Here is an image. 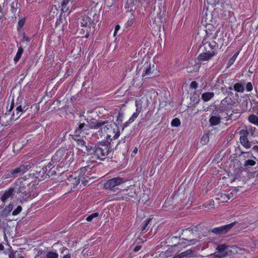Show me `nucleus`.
<instances>
[{
	"label": "nucleus",
	"instance_id": "obj_18",
	"mask_svg": "<svg viewBox=\"0 0 258 258\" xmlns=\"http://www.w3.org/2000/svg\"><path fill=\"white\" fill-rule=\"evenodd\" d=\"M209 2L208 0H204V9L202 15V22L205 25L210 24L208 18Z\"/></svg>",
	"mask_w": 258,
	"mask_h": 258
},
{
	"label": "nucleus",
	"instance_id": "obj_19",
	"mask_svg": "<svg viewBox=\"0 0 258 258\" xmlns=\"http://www.w3.org/2000/svg\"><path fill=\"white\" fill-rule=\"evenodd\" d=\"M221 110H217L216 112L213 111L214 115L211 116V126L216 125L221 122V116L220 113H222Z\"/></svg>",
	"mask_w": 258,
	"mask_h": 258
},
{
	"label": "nucleus",
	"instance_id": "obj_25",
	"mask_svg": "<svg viewBox=\"0 0 258 258\" xmlns=\"http://www.w3.org/2000/svg\"><path fill=\"white\" fill-rule=\"evenodd\" d=\"M201 123L203 127L209 126L210 114L208 113H205L202 115Z\"/></svg>",
	"mask_w": 258,
	"mask_h": 258
},
{
	"label": "nucleus",
	"instance_id": "obj_22",
	"mask_svg": "<svg viewBox=\"0 0 258 258\" xmlns=\"http://www.w3.org/2000/svg\"><path fill=\"white\" fill-rule=\"evenodd\" d=\"M194 250L188 249L179 254H175V258H191L194 257Z\"/></svg>",
	"mask_w": 258,
	"mask_h": 258
},
{
	"label": "nucleus",
	"instance_id": "obj_16",
	"mask_svg": "<svg viewBox=\"0 0 258 258\" xmlns=\"http://www.w3.org/2000/svg\"><path fill=\"white\" fill-rule=\"evenodd\" d=\"M197 227V231H196L197 233H198V240L201 239V240H204L206 239V238H204V237H208L210 233V229L209 226H204L203 225H198L195 226Z\"/></svg>",
	"mask_w": 258,
	"mask_h": 258
},
{
	"label": "nucleus",
	"instance_id": "obj_38",
	"mask_svg": "<svg viewBox=\"0 0 258 258\" xmlns=\"http://www.w3.org/2000/svg\"><path fill=\"white\" fill-rule=\"evenodd\" d=\"M215 45L211 44V58L217 54V50L218 49V46L216 45V42H214Z\"/></svg>",
	"mask_w": 258,
	"mask_h": 258
},
{
	"label": "nucleus",
	"instance_id": "obj_43",
	"mask_svg": "<svg viewBox=\"0 0 258 258\" xmlns=\"http://www.w3.org/2000/svg\"><path fill=\"white\" fill-rule=\"evenodd\" d=\"M239 54V52H236L233 56L230 59L228 63V67H230L232 64H233V63L234 62L235 59H236L238 55Z\"/></svg>",
	"mask_w": 258,
	"mask_h": 258
},
{
	"label": "nucleus",
	"instance_id": "obj_30",
	"mask_svg": "<svg viewBox=\"0 0 258 258\" xmlns=\"http://www.w3.org/2000/svg\"><path fill=\"white\" fill-rule=\"evenodd\" d=\"M206 133L203 136L201 139V143L202 145H206L207 144L210 140V137H209V131H206Z\"/></svg>",
	"mask_w": 258,
	"mask_h": 258
},
{
	"label": "nucleus",
	"instance_id": "obj_64",
	"mask_svg": "<svg viewBox=\"0 0 258 258\" xmlns=\"http://www.w3.org/2000/svg\"><path fill=\"white\" fill-rule=\"evenodd\" d=\"M252 149L254 151H256L258 152V146L255 145L253 147Z\"/></svg>",
	"mask_w": 258,
	"mask_h": 258
},
{
	"label": "nucleus",
	"instance_id": "obj_9",
	"mask_svg": "<svg viewBox=\"0 0 258 258\" xmlns=\"http://www.w3.org/2000/svg\"><path fill=\"white\" fill-rule=\"evenodd\" d=\"M126 181V178H122L119 176L113 177L105 182L104 184V187L105 189H108L115 191L118 189L117 186L125 183Z\"/></svg>",
	"mask_w": 258,
	"mask_h": 258
},
{
	"label": "nucleus",
	"instance_id": "obj_55",
	"mask_svg": "<svg viewBox=\"0 0 258 258\" xmlns=\"http://www.w3.org/2000/svg\"><path fill=\"white\" fill-rule=\"evenodd\" d=\"M89 166H90V165H89ZM88 168H89V167H88V166H85V167H83V168H81V170L82 171H81L80 175H81V176H82V179L84 178V177H83V175H81V173L83 172V174H85V172L87 171V170H88L87 169H88ZM78 173H80V172H78Z\"/></svg>",
	"mask_w": 258,
	"mask_h": 258
},
{
	"label": "nucleus",
	"instance_id": "obj_26",
	"mask_svg": "<svg viewBox=\"0 0 258 258\" xmlns=\"http://www.w3.org/2000/svg\"><path fill=\"white\" fill-rule=\"evenodd\" d=\"M152 220V218H149L148 219H146L144 223L142 224L141 227V233H144L145 232H147L148 230V228L149 227V225L150 224Z\"/></svg>",
	"mask_w": 258,
	"mask_h": 258
},
{
	"label": "nucleus",
	"instance_id": "obj_36",
	"mask_svg": "<svg viewBox=\"0 0 258 258\" xmlns=\"http://www.w3.org/2000/svg\"><path fill=\"white\" fill-rule=\"evenodd\" d=\"M45 257L46 258H58V254L55 251H49L46 253Z\"/></svg>",
	"mask_w": 258,
	"mask_h": 258
},
{
	"label": "nucleus",
	"instance_id": "obj_56",
	"mask_svg": "<svg viewBox=\"0 0 258 258\" xmlns=\"http://www.w3.org/2000/svg\"><path fill=\"white\" fill-rule=\"evenodd\" d=\"M16 252L11 250L9 253V258H17L15 255Z\"/></svg>",
	"mask_w": 258,
	"mask_h": 258
},
{
	"label": "nucleus",
	"instance_id": "obj_39",
	"mask_svg": "<svg viewBox=\"0 0 258 258\" xmlns=\"http://www.w3.org/2000/svg\"><path fill=\"white\" fill-rule=\"evenodd\" d=\"M221 103L223 105H226V103L227 104V105H233L235 102L234 101H233L231 98H228L227 97H226L224 99H223L222 101H221Z\"/></svg>",
	"mask_w": 258,
	"mask_h": 258
},
{
	"label": "nucleus",
	"instance_id": "obj_57",
	"mask_svg": "<svg viewBox=\"0 0 258 258\" xmlns=\"http://www.w3.org/2000/svg\"><path fill=\"white\" fill-rule=\"evenodd\" d=\"M136 106L137 107L136 109V112L135 113H137L138 115L140 114V113L141 112L142 110V107H138L137 101L136 102Z\"/></svg>",
	"mask_w": 258,
	"mask_h": 258
},
{
	"label": "nucleus",
	"instance_id": "obj_11",
	"mask_svg": "<svg viewBox=\"0 0 258 258\" xmlns=\"http://www.w3.org/2000/svg\"><path fill=\"white\" fill-rule=\"evenodd\" d=\"M82 177V176L80 175V173H79L78 171H76L69 175L66 182L68 185H71V189L72 190L73 188H75L80 183V181L85 185L87 184L88 181L87 180H83Z\"/></svg>",
	"mask_w": 258,
	"mask_h": 258
},
{
	"label": "nucleus",
	"instance_id": "obj_23",
	"mask_svg": "<svg viewBox=\"0 0 258 258\" xmlns=\"http://www.w3.org/2000/svg\"><path fill=\"white\" fill-rule=\"evenodd\" d=\"M26 19L25 17H19L17 26V30L18 33H20V32L24 31L23 28L26 23Z\"/></svg>",
	"mask_w": 258,
	"mask_h": 258
},
{
	"label": "nucleus",
	"instance_id": "obj_15",
	"mask_svg": "<svg viewBox=\"0 0 258 258\" xmlns=\"http://www.w3.org/2000/svg\"><path fill=\"white\" fill-rule=\"evenodd\" d=\"M236 223V222H234L229 224L214 228L211 231L216 235L226 234L233 227Z\"/></svg>",
	"mask_w": 258,
	"mask_h": 258
},
{
	"label": "nucleus",
	"instance_id": "obj_32",
	"mask_svg": "<svg viewBox=\"0 0 258 258\" xmlns=\"http://www.w3.org/2000/svg\"><path fill=\"white\" fill-rule=\"evenodd\" d=\"M173 249L169 248L166 251H162V253L165 254L164 257L165 258H175V255H174L172 251Z\"/></svg>",
	"mask_w": 258,
	"mask_h": 258
},
{
	"label": "nucleus",
	"instance_id": "obj_41",
	"mask_svg": "<svg viewBox=\"0 0 258 258\" xmlns=\"http://www.w3.org/2000/svg\"><path fill=\"white\" fill-rule=\"evenodd\" d=\"M134 6H135V5H134L133 2H129L128 1H127L125 7H126V8L127 9L128 11L133 12V13L134 14V10L133 8H134Z\"/></svg>",
	"mask_w": 258,
	"mask_h": 258
},
{
	"label": "nucleus",
	"instance_id": "obj_13",
	"mask_svg": "<svg viewBox=\"0 0 258 258\" xmlns=\"http://www.w3.org/2000/svg\"><path fill=\"white\" fill-rule=\"evenodd\" d=\"M30 167V165L23 164L15 169L8 170L7 174L6 175V178H16L18 176L25 173Z\"/></svg>",
	"mask_w": 258,
	"mask_h": 258
},
{
	"label": "nucleus",
	"instance_id": "obj_60",
	"mask_svg": "<svg viewBox=\"0 0 258 258\" xmlns=\"http://www.w3.org/2000/svg\"><path fill=\"white\" fill-rule=\"evenodd\" d=\"M164 253H162V252H160L158 255L155 256L154 258H165L164 257Z\"/></svg>",
	"mask_w": 258,
	"mask_h": 258
},
{
	"label": "nucleus",
	"instance_id": "obj_51",
	"mask_svg": "<svg viewBox=\"0 0 258 258\" xmlns=\"http://www.w3.org/2000/svg\"><path fill=\"white\" fill-rule=\"evenodd\" d=\"M198 87V84L196 81H192L191 82L190 87L192 89H196Z\"/></svg>",
	"mask_w": 258,
	"mask_h": 258
},
{
	"label": "nucleus",
	"instance_id": "obj_12",
	"mask_svg": "<svg viewBox=\"0 0 258 258\" xmlns=\"http://www.w3.org/2000/svg\"><path fill=\"white\" fill-rule=\"evenodd\" d=\"M68 156V152L64 149H58L53 155L51 158V164L55 166L56 169L58 168V166L56 165V163L60 161L61 163L64 164L67 160V156Z\"/></svg>",
	"mask_w": 258,
	"mask_h": 258
},
{
	"label": "nucleus",
	"instance_id": "obj_24",
	"mask_svg": "<svg viewBox=\"0 0 258 258\" xmlns=\"http://www.w3.org/2000/svg\"><path fill=\"white\" fill-rule=\"evenodd\" d=\"M154 70H152L151 66V63L145 64L144 66V70L143 73V76H149L153 74Z\"/></svg>",
	"mask_w": 258,
	"mask_h": 258
},
{
	"label": "nucleus",
	"instance_id": "obj_28",
	"mask_svg": "<svg viewBox=\"0 0 258 258\" xmlns=\"http://www.w3.org/2000/svg\"><path fill=\"white\" fill-rule=\"evenodd\" d=\"M244 83L242 82H238L233 84V89L237 92H243L244 91Z\"/></svg>",
	"mask_w": 258,
	"mask_h": 258
},
{
	"label": "nucleus",
	"instance_id": "obj_48",
	"mask_svg": "<svg viewBox=\"0 0 258 258\" xmlns=\"http://www.w3.org/2000/svg\"><path fill=\"white\" fill-rule=\"evenodd\" d=\"M22 210V208L21 206H18L16 209H15L12 212V214L14 216L18 215Z\"/></svg>",
	"mask_w": 258,
	"mask_h": 258
},
{
	"label": "nucleus",
	"instance_id": "obj_33",
	"mask_svg": "<svg viewBox=\"0 0 258 258\" xmlns=\"http://www.w3.org/2000/svg\"><path fill=\"white\" fill-rule=\"evenodd\" d=\"M71 0H62L61 2V10L64 12H69V8L68 5Z\"/></svg>",
	"mask_w": 258,
	"mask_h": 258
},
{
	"label": "nucleus",
	"instance_id": "obj_27",
	"mask_svg": "<svg viewBox=\"0 0 258 258\" xmlns=\"http://www.w3.org/2000/svg\"><path fill=\"white\" fill-rule=\"evenodd\" d=\"M18 34L20 36L22 37L20 42L23 44H25L26 46H28L30 43V39L29 37L27 36L25 32H20V33H18Z\"/></svg>",
	"mask_w": 258,
	"mask_h": 258
},
{
	"label": "nucleus",
	"instance_id": "obj_58",
	"mask_svg": "<svg viewBox=\"0 0 258 258\" xmlns=\"http://www.w3.org/2000/svg\"><path fill=\"white\" fill-rule=\"evenodd\" d=\"M125 138H126V137H125L123 139L121 138L120 140H119L118 142V143L117 144V145L115 146V148L117 149V146L121 143H125Z\"/></svg>",
	"mask_w": 258,
	"mask_h": 258
},
{
	"label": "nucleus",
	"instance_id": "obj_17",
	"mask_svg": "<svg viewBox=\"0 0 258 258\" xmlns=\"http://www.w3.org/2000/svg\"><path fill=\"white\" fill-rule=\"evenodd\" d=\"M249 133L247 130H241L239 132L240 142L241 144L245 148L248 149L251 147L250 142H249L247 137Z\"/></svg>",
	"mask_w": 258,
	"mask_h": 258
},
{
	"label": "nucleus",
	"instance_id": "obj_50",
	"mask_svg": "<svg viewBox=\"0 0 258 258\" xmlns=\"http://www.w3.org/2000/svg\"><path fill=\"white\" fill-rule=\"evenodd\" d=\"M138 114H137V113H134L131 116V117L128 119V122L129 123H132L137 118V117L138 116Z\"/></svg>",
	"mask_w": 258,
	"mask_h": 258
},
{
	"label": "nucleus",
	"instance_id": "obj_34",
	"mask_svg": "<svg viewBox=\"0 0 258 258\" xmlns=\"http://www.w3.org/2000/svg\"><path fill=\"white\" fill-rule=\"evenodd\" d=\"M14 105H15L14 99V98H13L12 100V101L11 102L10 107H9V106H7V111L4 115L5 117H6L7 116L10 114V113L14 109Z\"/></svg>",
	"mask_w": 258,
	"mask_h": 258
},
{
	"label": "nucleus",
	"instance_id": "obj_52",
	"mask_svg": "<svg viewBox=\"0 0 258 258\" xmlns=\"http://www.w3.org/2000/svg\"><path fill=\"white\" fill-rule=\"evenodd\" d=\"M252 85L251 83L248 82L246 86V90L248 92L251 91L252 90Z\"/></svg>",
	"mask_w": 258,
	"mask_h": 258
},
{
	"label": "nucleus",
	"instance_id": "obj_35",
	"mask_svg": "<svg viewBox=\"0 0 258 258\" xmlns=\"http://www.w3.org/2000/svg\"><path fill=\"white\" fill-rule=\"evenodd\" d=\"M214 199L216 200H220L219 202L223 203L226 201L227 199H229V198L227 197L225 194H221L220 195H218L216 197H215Z\"/></svg>",
	"mask_w": 258,
	"mask_h": 258
},
{
	"label": "nucleus",
	"instance_id": "obj_54",
	"mask_svg": "<svg viewBox=\"0 0 258 258\" xmlns=\"http://www.w3.org/2000/svg\"><path fill=\"white\" fill-rule=\"evenodd\" d=\"M92 28H87V29H83V30L85 31H86V33L85 35V37L87 38L89 37L90 35V32L91 31Z\"/></svg>",
	"mask_w": 258,
	"mask_h": 258
},
{
	"label": "nucleus",
	"instance_id": "obj_45",
	"mask_svg": "<svg viewBox=\"0 0 258 258\" xmlns=\"http://www.w3.org/2000/svg\"><path fill=\"white\" fill-rule=\"evenodd\" d=\"M256 162L255 161L251 159H249L247 160H246L244 162V166L248 167V166H254Z\"/></svg>",
	"mask_w": 258,
	"mask_h": 258
},
{
	"label": "nucleus",
	"instance_id": "obj_7",
	"mask_svg": "<svg viewBox=\"0 0 258 258\" xmlns=\"http://www.w3.org/2000/svg\"><path fill=\"white\" fill-rule=\"evenodd\" d=\"M17 183L19 185L18 194L24 200H30L34 197V196H31V191L29 190L28 187V183H27L26 180L23 181L21 179H19L17 181Z\"/></svg>",
	"mask_w": 258,
	"mask_h": 258
},
{
	"label": "nucleus",
	"instance_id": "obj_40",
	"mask_svg": "<svg viewBox=\"0 0 258 258\" xmlns=\"http://www.w3.org/2000/svg\"><path fill=\"white\" fill-rule=\"evenodd\" d=\"M181 124L180 119L178 118H175L172 119L171 122V124L172 126L178 127Z\"/></svg>",
	"mask_w": 258,
	"mask_h": 258
},
{
	"label": "nucleus",
	"instance_id": "obj_63",
	"mask_svg": "<svg viewBox=\"0 0 258 258\" xmlns=\"http://www.w3.org/2000/svg\"><path fill=\"white\" fill-rule=\"evenodd\" d=\"M62 258H71V254L68 253L67 254L64 255Z\"/></svg>",
	"mask_w": 258,
	"mask_h": 258
},
{
	"label": "nucleus",
	"instance_id": "obj_1",
	"mask_svg": "<svg viewBox=\"0 0 258 258\" xmlns=\"http://www.w3.org/2000/svg\"><path fill=\"white\" fill-rule=\"evenodd\" d=\"M104 131L106 132V140L102 141L96 144L94 146L89 143L82 142L80 144L81 149L79 150L84 155H91L92 157L100 160H104L108 157L111 151V142L112 139H117L120 136L118 129L115 131L114 128L108 127L105 125Z\"/></svg>",
	"mask_w": 258,
	"mask_h": 258
},
{
	"label": "nucleus",
	"instance_id": "obj_10",
	"mask_svg": "<svg viewBox=\"0 0 258 258\" xmlns=\"http://www.w3.org/2000/svg\"><path fill=\"white\" fill-rule=\"evenodd\" d=\"M99 21V16L95 14L91 19L87 15H84L81 19V26L83 29L93 28L95 29L97 22Z\"/></svg>",
	"mask_w": 258,
	"mask_h": 258
},
{
	"label": "nucleus",
	"instance_id": "obj_2",
	"mask_svg": "<svg viewBox=\"0 0 258 258\" xmlns=\"http://www.w3.org/2000/svg\"><path fill=\"white\" fill-rule=\"evenodd\" d=\"M216 249V252L211 253V258H224L227 256L234 258L238 250H241L236 245L230 246L225 243L217 245Z\"/></svg>",
	"mask_w": 258,
	"mask_h": 258
},
{
	"label": "nucleus",
	"instance_id": "obj_44",
	"mask_svg": "<svg viewBox=\"0 0 258 258\" xmlns=\"http://www.w3.org/2000/svg\"><path fill=\"white\" fill-rule=\"evenodd\" d=\"M123 117V114L120 112H119L116 117V122L118 124L121 123L122 121V118Z\"/></svg>",
	"mask_w": 258,
	"mask_h": 258
},
{
	"label": "nucleus",
	"instance_id": "obj_49",
	"mask_svg": "<svg viewBox=\"0 0 258 258\" xmlns=\"http://www.w3.org/2000/svg\"><path fill=\"white\" fill-rule=\"evenodd\" d=\"M129 189L130 190L131 192L130 193L129 192H127V194L128 195V196L131 198H135V196H137V195L136 194L135 189H134V188L133 187H132L130 188Z\"/></svg>",
	"mask_w": 258,
	"mask_h": 258
},
{
	"label": "nucleus",
	"instance_id": "obj_3",
	"mask_svg": "<svg viewBox=\"0 0 258 258\" xmlns=\"http://www.w3.org/2000/svg\"><path fill=\"white\" fill-rule=\"evenodd\" d=\"M197 227L194 225H191L189 227H181L179 230L178 232L181 233L179 235V238L181 241H185L184 244L186 245H189L190 244H194L196 242L199 241L196 231Z\"/></svg>",
	"mask_w": 258,
	"mask_h": 258
},
{
	"label": "nucleus",
	"instance_id": "obj_29",
	"mask_svg": "<svg viewBox=\"0 0 258 258\" xmlns=\"http://www.w3.org/2000/svg\"><path fill=\"white\" fill-rule=\"evenodd\" d=\"M23 52H24V50H23L22 46L19 47L18 49V51L17 52L16 55L15 56V57L14 58V61L15 63H17L20 60Z\"/></svg>",
	"mask_w": 258,
	"mask_h": 258
},
{
	"label": "nucleus",
	"instance_id": "obj_6",
	"mask_svg": "<svg viewBox=\"0 0 258 258\" xmlns=\"http://www.w3.org/2000/svg\"><path fill=\"white\" fill-rule=\"evenodd\" d=\"M16 108L15 112H13L10 118V122H7V125L11 124L14 121L18 119L22 113L25 112L29 108V105L25 100L21 99L19 102H16Z\"/></svg>",
	"mask_w": 258,
	"mask_h": 258
},
{
	"label": "nucleus",
	"instance_id": "obj_61",
	"mask_svg": "<svg viewBox=\"0 0 258 258\" xmlns=\"http://www.w3.org/2000/svg\"><path fill=\"white\" fill-rule=\"evenodd\" d=\"M93 218V216L91 214L87 217L86 221L88 222H91Z\"/></svg>",
	"mask_w": 258,
	"mask_h": 258
},
{
	"label": "nucleus",
	"instance_id": "obj_14",
	"mask_svg": "<svg viewBox=\"0 0 258 258\" xmlns=\"http://www.w3.org/2000/svg\"><path fill=\"white\" fill-rule=\"evenodd\" d=\"M165 244H167V246L170 247L171 249L181 248V247L185 246L182 244L183 242L181 241L179 237L177 236H170L167 237L165 239Z\"/></svg>",
	"mask_w": 258,
	"mask_h": 258
},
{
	"label": "nucleus",
	"instance_id": "obj_46",
	"mask_svg": "<svg viewBox=\"0 0 258 258\" xmlns=\"http://www.w3.org/2000/svg\"><path fill=\"white\" fill-rule=\"evenodd\" d=\"M35 258H46L44 251L42 250H39L35 256Z\"/></svg>",
	"mask_w": 258,
	"mask_h": 258
},
{
	"label": "nucleus",
	"instance_id": "obj_20",
	"mask_svg": "<svg viewBox=\"0 0 258 258\" xmlns=\"http://www.w3.org/2000/svg\"><path fill=\"white\" fill-rule=\"evenodd\" d=\"M14 192V188L11 187L5 190L4 194L1 196V200L3 203L10 198L13 195Z\"/></svg>",
	"mask_w": 258,
	"mask_h": 258
},
{
	"label": "nucleus",
	"instance_id": "obj_8",
	"mask_svg": "<svg viewBox=\"0 0 258 258\" xmlns=\"http://www.w3.org/2000/svg\"><path fill=\"white\" fill-rule=\"evenodd\" d=\"M207 39L208 38H205L203 40V45H202L199 49L202 52L199 55L196 61H203L210 59V42H209Z\"/></svg>",
	"mask_w": 258,
	"mask_h": 258
},
{
	"label": "nucleus",
	"instance_id": "obj_59",
	"mask_svg": "<svg viewBox=\"0 0 258 258\" xmlns=\"http://www.w3.org/2000/svg\"><path fill=\"white\" fill-rule=\"evenodd\" d=\"M141 248H142L141 245H137L134 248L133 251L134 252H138V251H139Z\"/></svg>",
	"mask_w": 258,
	"mask_h": 258
},
{
	"label": "nucleus",
	"instance_id": "obj_37",
	"mask_svg": "<svg viewBox=\"0 0 258 258\" xmlns=\"http://www.w3.org/2000/svg\"><path fill=\"white\" fill-rule=\"evenodd\" d=\"M136 20V16L132 14V15L130 17L125 23V25L127 27H131L134 23Z\"/></svg>",
	"mask_w": 258,
	"mask_h": 258
},
{
	"label": "nucleus",
	"instance_id": "obj_47",
	"mask_svg": "<svg viewBox=\"0 0 258 258\" xmlns=\"http://www.w3.org/2000/svg\"><path fill=\"white\" fill-rule=\"evenodd\" d=\"M202 99L205 102H207L210 100V92L203 93L202 95Z\"/></svg>",
	"mask_w": 258,
	"mask_h": 258
},
{
	"label": "nucleus",
	"instance_id": "obj_5",
	"mask_svg": "<svg viewBox=\"0 0 258 258\" xmlns=\"http://www.w3.org/2000/svg\"><path fill=\"white\" fill-rule=\"evenodd\" d=\"M88 130V125L84 122H79L77 123L74 134L72 135V139L76 142V148L78 150L81 149L80 143L86 142L83 137H81L82 134H87L85 132Z\"/></svg>",
	"mask_w": 258,
	"mask_h": 258
},
{
	"label": "nucleus",
	"instance_id": "obj_53",
	"mask_svg": "<svg viewBox=\"0 0 258 258\" xmlns=\"http://www.w3.org/2000/svg\"><path fill=\"white\" fill-rule=\"evenodd\" d=\"M209 108H210V105H209L208 104H207V103H205L203 105L202 109H201L200 111L203 110V111H208Z\"/></svg>",
	"mask_w": 258,
	"mask_h": 258
},
{
	"label": "nucleus",
	"instance_id": "obj_21",
	"mask_svg": "<svg viewBox=\"0 0 258 258\" xmlns=\"http://www.w3.org/2000/svg\"><path fill=\"white\" fill-rule=\"evenodd\" d=\"M85 120L91 124V127L94 129H97L100 128L101 126L108 123L107 120L102 121V120H96L95 121H92L88 118H86Z\"/></svg>",
	"mask_w": 258,
	"mask_h": 258
},
{
	"label": "nucleus",
	"instance_id": "obj_42",
	"mask_svg": "<svg viewBox=\"0 0 258 258\" xmlns=\"http://www.w3.org/2000/svg\"><path fill=\"white\" fill-rule=\"evenodd\" d=\"M17 1H15V2H13L11 4V12H12V14H16V12H17Z\"/></svg>",
	"mask_w": 258,
	"mask_h": 258
},
{
	"label": "nucleus",
	"instance_id": "obj_4",
	"mask_svg": "<svg viewBox=\"0 0 258 258\" xmlns=\"http://www.w3.org/2000/svg\"><path fill=\"white\" fill-rule=\"evenodd\" d=\"M35 171V177L39 180H44L46 178H49L50 176L56 174L55 166H52L51 162H49L42 167H37Z\"/></svg>",
	"mask_w": 258,
	"mask_h": 258
},
{
	"label": "nucleus",
	"instance_id": "obj_62",
	"mask_svg": "<svg viewBox=\"0 0 258 258\" xmlns=\"http://www.w3.org/2000/svg\"><path fill=\"white\" fill-rule=\"evenodd\" d=\"M216 89H217V88H215V89L214 88H212V91H214L215 90V92H211V99L214 96V93H215V94L217 93Z\"/></svg>",
	"mask_w": 258,
	"mask_h": 258
},
{
	"label": "nucleus",
	"instance_id": "obj_31",
	"mask_svg": "<svg viewBox=\"0 0 258 258\" xmlns=\"http://www.w3.org/2000/svg\"><path fill=\"white\" fill-rule=\"evenodd\" d=\"M248 120L250 123L258 126V116H256L253 114H250L248 117Z\"/></svg>",
	"mask_w": 258,
	"mask_h": 258
}]
</instances>
